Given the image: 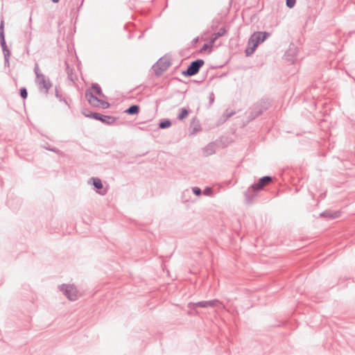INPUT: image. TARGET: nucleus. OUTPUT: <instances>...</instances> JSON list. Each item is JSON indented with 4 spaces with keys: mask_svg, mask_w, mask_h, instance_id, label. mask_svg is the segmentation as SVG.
Here are the masks:
<instances>
[{
    "mask_svg": "<svg viewBox=\"0 0 355 355\" xmlns=\"http://www.w3.org/2000/svg\"><path fill=\"white\" fill-rule=\"evenodd\" d=\"M272 181V176L266 175L260 178L257 183H254L251 185L244 193L246 203L248 205H251L257 197L258 192L262 190L265 186L270 183Z\"/></svg>",
    "mask_w": 355,
    "mask_h": 355,
    "instance_id": "f257e3e1",
    "label": "nucleus"
},
{
    "mask_svg": "<svg viewBox=\"0 0 355 355\" xmlns=\"http://www.w3.org/2000/svg\"><path fill=\"white\" fill-rule=\"evenodd\" d=\"M271 105L270 101L268 99H261L260 101L255 103L249 112V120L252 121L262 114L264 111H266Z\"/></svg>",
    "mask_w": 355,
    "mask_h": 355,
    "instance_id": "f03ea898",
    "label": "nucleus"
},
{
    "mask_svg": "<svg viewBox=\"0 0 355 355\" xmlns=\"http://www.w3.org/2000/svg\"><path fill=\"white\" fill-rule=\"evenodd\" d=\"M171 65L170 59L166 56L160 58L152 67L156 77H159Z\"/></svg>",
    "mask_w": 355,
    "mask_h": 355,
    "instance_id": "7ed1b4c3",
    "label": "nucleus"
},
{
    "mask_svg": "<svg viewBox=\"0 0 355 355\" xmlns=\"http://www.w3.org/2000/svg\"><path fill=\"white\" fill-rule=\"evenodd\" d=\"M204 64L205 62L202 59L193 60L189 64L186 70L182 71V74L185 77L193 76L199 72Z\"/></svg>",
    "mask_w": 355,
    "mask_h": 355,
    "instance_id": "20e7f679",
    "label": "nucleus"
},
{
    "mask_svg": "<svg viewBox=\"0 0 355 355\" xmlns=\"http://www.w3.org/2000/svg\"><path fill=\"white\" fill-rule=\"evenodd\" d=\"M4 24H3V20H1L0 24V44L2 48L3 56H4V61H5V65H9V59L10 56V52L7 46L6 40H5V35H4Z\"/></svg>",
    "mask_w": 355,
    "mask_h": 355,
    "instance_id": "39448f33",
    "label": "nucleus"
},
{
    "mask_svg": "<svg viewBox=\"0 0 355 355\" xmlns=\"http://www.w3.org/2000/svg\"><path fill=\"white\" fill-rule=\"evenodd\" d=\"M83 114L86 117L94 119L97 121H100L103 123H105L107 125H111V124L114 123L116 120V118L114 116H109V115H104V114H102L98 113V112H90L88 114H87L85 112H83Z\"/></svg>",
    "mask_w": 355,
    "mask_h": 355,
    "instance_id": "423d86ee",
    "label": "nucleus"
},
{
    "mask_svg": "<svg viewBox=\"0 0 355 355\" xmlns=\"http://www.w3.org/2000/svg\"><path fill=\"white\" fill-rule=\"evenodd\" d=\"M60 288L69 300L75 301L78 299V290L73 285L62 284Z\"/></svg>",
    "mask_w": 355,
    "mask_h": 355,
    "instance_id": "0eeeda50",
    "label": "nucleus"
},
{
    "mask_svg": "<svg viewBox=\"0 0 355 355\" xmlns=\"http://www.w3.org/2000/svg\"><path fill=\"white\" fill-rule=\"evenodd\" d=\"M270 33L268 32H254L249 39L248 45L254 44L255 46H258L259 44L263 42L269 36Z\"/></svg>",
    "mask_w": 355,
    "mask_h": 355,
    "instance_id": "6e6552de",
    "label": "nucleus"
},
{
    "mask_svg": "<svg viewBox=\"0 0 355 355\" xmlns=\"http://www.w3.org/2000/svg\"><path fill=\"white\" fill-rule=\"evenodd\" d=\"M220 304L222 303L218 300H212L208 301H200L196 303H189L188 306L191 309H196V307L208 308L215 307Z\"/></svg>",
    "mask_w": 355,
    "mask_h": 355,
    "instance_id": "1a4fd4ad",
    "label": "nucleus"
},
{
    "mask_svg": "<svg viewBox=\"0 0 355 355\" xmlns=\"http://www.w3.org/2000/svg\"><path fill=\"white\" fill-rule=\"evenodd\" d=\"M36 81L39 85L40 90L47 94L52 86V83L49 78H46L44 75H38V78Z\"/></svg>",
    "mask_w": 355,
    "mask_h": 355,
    "instance_id": "9d476101",
    "label": "nucleus"
},
{
    "mask_svg": "<svg viewBox=\"0 0 355 355\" xmlns=\"http://www.w3.org/2000/svg\"><path fill=\"white\" fill-rule=\"evenodd\" d=\"M85 95L86 99L91 106L94 107H100L101 99L96 96L94 94V92L91 91V89H86Z\"/></svg>",
    "mask_w": 355,
    "mask_h": 355,
    "instance_id": "9b49d317",
    "label": "nucleus"
},
{
    "mask_svg": "<svg viewBox=\"0 0 355 355\" xmlns=\"http://www.w3.org/2000/svg\"><path fill=\"white\" fill-rule=\"evenodd\" d=\"M92 182L94 189L96 193L101 196H104L107 193L106 189H103V185L101 180L98 178H92L89 182Z\"/></svg>",
    "mask_w": 355,
    "mask_h": 355,
    "instance_id": "f8f14e48",
    "label": "nucleus"
},
{
    "mask_svg": "<svg viewBox=\"0 0 355 355\" xmlns=\"http://www.w3.org/2000/svg\"><path fill=\"white\" fill-rule=\"evenodd\" d=\"M202 152L205 156H209L214 154L216 152L215 144L214 143H209L202 148Z\"/></svg>",
    "mask_w": 355,
    "mask_h": 355,
    "instance_id": "ddd939ff",
    "label": "nucleus"
},
{
    "mask_svg": "<svg viewBox=\"0 0 355 355\" xmlns=\"http://www.w3.org/2000/svg\"><path fill=\"white\" fill-rule=\"evenodd\" d=\"M320 216H322V217L334 219V218H337L340 216V213L338 211L333 212L329 210H326V211L320 213Z\"/></svg>",
    "mask_w": 355,
    "mask_h": 355,
    "instance_id": "4468645a",
    "label": "nucleus"
},
{
    "mask_svg": "<svg viewBox=\"0 0 355 355\" xmlns=\"http://www.w3.org/2000/svg\"><path fill=\"white\" fill-rule=\"evenodd\" d=\"M101 98H107L106 96L103 93L101 87L98 83H92L91 88L89 89Z\"/></svg>",
    "mask_w": 355,
    "mask_h": 355,
    "instance_id": "2eb2a0df",
    "label": "nucleus"
},
{
    "mask_svg": "<svg viewBox=\"0 0 355 355\" xmlns=\"http://www.w3.org/2000/svg\"><path fill=\"white\" fill-rule=\"evenodd\" d=\"M140 107L138 105H132L125 110V113L130 115L137 114L139 112Z\"/></svg>",
    "mask_w": 355,
    "mask_h": 355,
    "instance_id": "dca6fc26",
    "label": "nucleus"
},
{
    "mask_svg": "<svg viewBox=\"0 0 355 355\" xmlns=\"http://www.w3.org/2000/svg\"><path fill=\"white\" fill-rule=\"evenodd\" d=\"M180 112L178 116V119L180 121H182L187 117L189 114V110L187 108L182 107L180 110Z\"/></svg>",
    "mask_w": 355,
    "mask_h": 355,
    "instance_id": "f3484780",
    "label": "nucleus"
},
{
    "mask_svg": "<svg viewBox=\"0 0 355 355\" xmlns=\"http://www.w3.org/2000/svg\"><path fill=\"white\" fill-rule=\"evenodd\" d=\"M172 125L171 121L168 119L161 121L159 123V128L166 129L171 127Z\"/></svg>",
    "mask_w": 355,
    "mask_h": 355,
    "instance_id": "a211bd4d",
    "label": "nucleus"
},
{
    "mask_svg": "<svg viewBox=\"0 0 355 355\" xmlns=\"http://www.w3.org/2000/svg\"><path fill=\"white\" fill-rule=\"evenodd\" d=\"M252 46L246 48L245 53L246 56L251 55L256 50L257 46H255L254 44H252Z\"/></svg>",
    "mask_w": 355,
    "mask_h": 355,
    "instance_id": "6ab92c4d",
    "label": "nucleus"
},
{
    "mask_svg": "<svg viewBox=\"0 0 355 355\" xmlns=\"http://www.w3.org/2000/svg\"><path fill=\"white\" fill-rule=\"evenodd\" d=\"M60 87L58 86H55V96L57 98L59 99L60 101H64L66 104H67V102L64 98H62V94L59 91Z\"/></svg>",
    "mask_w": 355,
    "mask_h": 355,
    "instance_id": "aec40b11",
    "label": "nucleus"
},
{
    "mask_svg": "<svg viewBox=\"0 0 355 355\" xmlns=\"http://www.w3.org/2000/svg\"><path fill=\"white\" fill-rule=\"evenodd\" d=\"M66 65H67V67H66V71H67V76H68V78L72 81H73V69H71L69 66V64H67V62H65Z\"/></svg>",
    "mask_w": 355,
    "mask_h": 355,
    "instance_id": "412c9836",
    "label": "nucleus"
},
{
    "mask_svg": "<svg viewBox=\"0 0 355 355\" xmlns=\"http://www.w3.org/2000/svg\"><path fill=\"white\" fill-rule=\"evenodd\" d=\"M226 33V29L224 27L220 28L217 33H215L214 35H215V39H218L222 36H223Z\"/></svg>",
    "mask_w": 355,
    "mask_h": 355,
    "instance_id": "4be33fe9",
    "label": "nucleus"
},
{
    "mask_svg": "<svg viewBox=\"0 0 355 355\" xmlns=\"http://www.w3.org/2000/svg\"><path fill=\"white\" fill-rule=\"evenodd\" d=\"M19 94L23 99H26L28 96V92L26 88L24 87H21L19 90Z\"/></svg>",
    "mask_w": 355,
    "mask_h": 355,
    "instance_id": "5701e85b",
    "label": "nucleus"
},
{
    "mask_svg": "<svg viewBox=\"0 0 355 355\" xmlns=\"http://www.w3.org/2000/svg\"><path fill=\"white\" fill-rule=\"evenodd\" d=\"M100 107L103 109H107L110 107V104L107 101L101 99Z\"/></svg>",
    "mask_w": 355,
    "mask_h": 355,
    "instance_id": "b1692460",
    "label": "nucleus"
},
{
    "mask_svg": "<svg viewBox=\"0 0 355 355\" xmlns=\"http://www.w3.org/2000/svg\"><path fill=\"white\" fill-rule=\"evenodd\" d=\"M211 49H212L211 44H205L202 46V47L201 48L200 51L202 53V52H204V51H205L207 50H209V51L210 52L211 51Z\"/></svg>",
    "mask_w": 355,
    "mask_h": 355,
    "instance_id": "393cba45",
    "label": "nucleus"
},
{
    "mask_svg": "<svg viewBox=\"0 0 355 355\" xmlns=\"http://www.w3.org/2000/svg\"><path fill=\"white\" fill-rule=\"evenodd\" d=\"M295 3L296 0H286V5L289 8H293Z\"/></svg>",
    "mask_w": 355,
    "mask_h": 355,
    "instance_id": "a878e982",
    "label": "nucleus"
},
{
    "mask_svg": "<svg viewBox=\"0 0 355 355\" xmlns=\"http://www.w3.org/2000/svg\"><path fill=\"white\" fill-rule=\"evenodd\" d=\"M34 72L36 75V80L38 78V75H44L40 72L38 64L36 63L34 67Z\"/></svg>",
    "mask_w": 355,
    "mask_h": 355,
    "instance_id": "bb28decb",
    "label": "nucleus"
},
{
    "mask_svg": "<svg viewBox=\"0 0 355 355\" xmlns=\"http://www.w3.org/2000/svg\"><path fill=\"white\" fill-rule=\"evenodd\" d=\"M192 191L196 196H200L202 193V191L199 187H195L192 188Z\"/></svg>",
    "mask_w": 355,
    "mask_h": 355,
    "instance_id": "cd10ccee",
    "label": "nucleus"
},
{
    "mask_svg": "<svg viewBox=\"0 0 355 355\" xmlns=\"http://www.w3.org/2000/svg\"><path fill=\"white\" fill-rule=\"evenodd\" d=\"M212 193H213L212 189L209 187H206L203 191V193L205 196H210Z\"/></svg>",
    "mask_w": 355,
    "mask_h": 355,
    "instance_id": "c85d7f7f",
    "label": "nucleus"
},
{
    "mask_svg": "<svg viewBox=\"0 0 355 355\" xmlns=\"http://www.w3.org/2000/svg\"><path fill=\"white\" fill-rule=\"evenodd\" d=\"M214 99H215V96H214V94L213 92H211L210 94V96H209V105H211V104L214 103Z\"/></svg>",
    "mask_w": 355,
    "mask_h": 355,
    "instance_id": "c756f323",
    "label": "nucleus"
},
{
    "mask_svg": "<svg viewBox=\"0 0 355 355\" xmlns=\"http://www.w3.org/2000/svg\"><path fill=\"white\" fill-rule=\"evenodd\" d=\"M47 149L51 150V151L55 152V153H58V152L60 151L58 148H56L55 147H53V148H48Z\"/></svg>",
    "mask_w": 355,
    "mask_h": 355,
    "instance_id": "7c9ffc66",
    "label": "nucleus"
},
{
    "mask_svg": "<svg viewBox=\"0 0 355 355\" xmlns=\"http://www.w3.org/2000/svg\"><path fill=\"white\" fill-rule=\"evenodd\" d=\"M216 40L217 39H215V35H213L212 37L211 38L209 44L212 45L216 42Z\"/></svg>",
    "mask_w": 355,
    "mask_h": 355,
    "instance_id": "2f4dec72",
    "label": "nucleus"
},
{
    "mask_svg": "<svg viewBox=\"0 0 355 355\" xmlns=\"http://www.w3.org/2000/svg\"><path fill=\"white\" fill-rule=\"evenodd\" d=\"M198 40H199V38H198V37H196V38H194V39L193 40V41H192V43H193V44H196V43L198 42Z\"/></svg>",
    "mask_w": 355,
    "mask_h": 355,
    "instance_id": "473e14b6",
    "label": "nucleus"
},
{
    "mask_svg": "<svg viewBox=\"0 0 355 355\" xmlns=\"http://www.w3.org/2000/svg\"><path fill=\"white\" fill-rule=\"evenodd\" d=\"M200 130V128H198V127H195L193 128V130L192 133H195V132H196L197 131H198Z\"/></svg>",
    "mask_w": 355,
    "mask_h": 355,
    "instance_id": "72a5a7b5",
    "label": "nucleus"
},
{
    "mask_svg": "<svg viewBox=\"0 0 355 355\" xmlns=\"http://www.w3.org/2000/svg\"><path fill=\"white\" fill-rule=\"evenodd\" d=\"M53 3H58L60 0H51Z\"/></svg>",
    "mask_w": 355,
    "mask_h": 355,
    "instance_id": "f704fd0d",
    "label": "nucleus"
},
{
    "mask_svg": "<svg viewBox=\"0 0 355 355\" xmlns=\"http://www.w3.org/2000/svg\"><path fill=\"white\" fill-rule=\"evenodd\" d=\"M232 114H233V113L228 114V115H227V117H230V116H232Z\"/></svg>",
    "mask_w": 355,
    "mask_h": 355,
    "instance_id": "c9c22d12",
    "label": "nucleus"
}]
</instances>
